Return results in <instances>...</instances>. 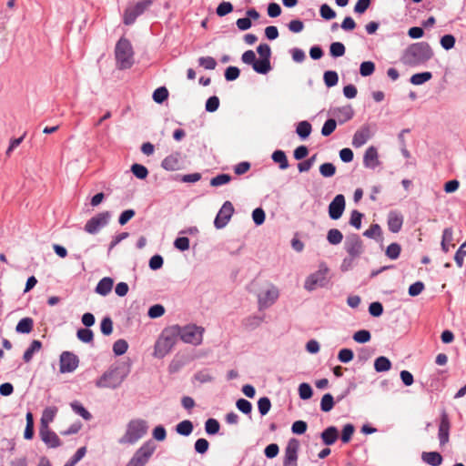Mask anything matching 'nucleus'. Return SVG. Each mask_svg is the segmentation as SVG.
Masks as SVG:
<instances>
[{"label":"nucleus","mask_w":466,"mask_h":466,"mask_svg":"<svg viewBox=\"0 0 466 466\" xmlns=\"http://www.w3.org/2000/svg\"><path fill=\"white\" fill-rule=\"evenodd\" d=\"M433 56V51L429 43L418 42L410 45L403 52L401 62L410 66H417L428 62Z\"/></svg>","instance_id":"obj_1"},{"label":"nucleus","mask_w":466,"mask_h":466,"mask_svg":"<svg viewBox=\"0 0 466 466\" xmlns=\"http://www.w3.org/2000/svg\"><path fill=\"white\" fill-rule=\"evenodd\" d=\"M129 367L122 363L116 367H110L96 380L97 388H118L129 373Z\"/></svg>","instance_id":"obj_2"},{"label":"nucleus","mask_w":466,"mask_h":466,"mask_svg":"<svg viewBox=\"0 0 466 466\" xmlns=\"http://www.w3.org/2000/svg\"><path fill=\"white\" fill-rule=\"evenodd\" d=\"M177 329L175 325L164 329L154 347L155 357L162 359L172 350L179 336Z\"/></svg>","instance_id":"obj_3"},{"label":"nucleus","mask_w":466,"mask_h":466,"mask_svg":"<svg viewBox=\"0 0 466 466\" xmlns=\"http://www.w3.org/2000/svg\"><path fill=\"white\" fill-rule=\"evenodd\" d=\"M331 279L330 269L325 262H321L319 265V269L306 278L304 289L308 291H313L318 288H328Z\"/></svg>","instance_id":"obj_4"},{"label":"nucleus","mask_w":466,"mask_h":466,"mask_svg":"<svg viewBox=\"0 0 466 466\" xmlns=\"http://www.w3.org/2000/svg\"><path fill=\"white\" fill-rule=\"evenodd\" d=\"M134 51L130 41L121 37L115 47V57L117 68L125 70L130 68L134 64Z\"/></svg>","instance_id":"obj_5"},{"label":"nucleus","mask_w":466,"mask_h":466,"mask_svg":"<svg viewBox=\"0 0 466 466\" xmlns=\"http://www.w3.org/2000/svg\"><path fill=\"white\" fill-rule=\"evenodd\" d=\"M147 423L143 419H134L127 425L125 434L118 440L120 444H134L147 434Z\"/></svg>","instance_id":"obj_6"},{"label":"nucleus","mask_w":466,"mask_h":466,"mask_svg":"<svg viewBox=\"0 0 466 466\" xmlns=\"http://www.w3.org/2000/svg\"><path fill=\"white\" fill-rule=\"evenodd\" d=\"M177 331L179 332L178 338L185 343L198 346L202 343L204 328L196 324L185 326L175 325Z\"/></svg>","instance_id":"obj_7"},{"label":"nucleus","mask_w":466,"mask_h":466,"mask_svg":"<svg viewBox=\"0 0 466 466\" xmlns=\"http://www.w3.org/2000/svg\"><path fill=\"white\" fill-rule=\"evenodd\" d=\"M156 450L152 441L144 442L134 453L126 466H145Z\"/></svg>","instance_id":"obj_8"},{"label":"nucleus","mask_w":466,"mask_h":466,"mask_svg":"<svg viewBox=\"0 0 466 466\" xmlns=\"http://www.w3.org/2000/svg\"><path fill=\"white\" fill-rule=\"evenodd\" d=\"M152 0H141L135 5L127 7L123 15V23L126 25H133L137 18L143 15L145 11L152 5Z\"/></svg>","instance_id":"obj_9"},{"label":"nucleus","mask_w":466,"mask_h":466,"mask_svg":"<svg viewBox=\"0 0 466 466\" xmlns=\"http://www.w3.org/2000/svg\"><path fill=\"white\" fill-rule=\"evenodd\" d=\"M110 218L109 211L100 212L86 221L84 229L86 232L95 235L109 223Z\"/></svg>","instance_id":"obj_10"},{"label":"nucleus","mask_w":466,"mask_h":466,"mask_svg":"<svg viewBox=\"0 0 466 466\" xmlns=\"http://www.w3.org/2000/svg\"><path fill=\"white\" fill-rule=\"evenodd\" d=\"M79 365L78 357L71 351H63L60 355L59 370L61 373H71Z\"/></svg>","instance_id":"obj_11"},{"label":"nucleus","mask_w":466,"mask_h":466,"mask_svg":"<svg viewBox=\"0 0 466 466\" xmlns=\"http://www.w3.org/2000/svg\"><path fill=\"white\" fill-rule=\"evenodd\" d=\"M233 213L234 207L232 203L230 201H225L215 218V228L218 229L225 228L229 222Z\"/></svg>","instance_id":"obj_12"},{"label":"nucleus","mask_w":466,"mask_h":466,"mask_svg":"<svg viewBox=\"0 0 466 466\" xmlns=\"http://www.w3.org/2000/svg\"><path fill=\"white\" fill-rule=\"evenodd\" d=\"M299 449V441L297 439L292 438L288 441L285 448L283 466H298Z\"/></svg>","instance_id":"obj_13"},{"label":"nucleus","mask_w":466,"mask_h":466,"mask_svg":"<svg viewBox=\"0 0 466 466\" xmlns=\"http://www.w3.org/2000/svg\"><path fill=\"white\" fill-rule=\"evenodd\" d=\"M451 426V420L448 413L445 410H442L438 425V439L441 447H443L449 442Z\"/></svg>","instance_id":"obj_14"},{"label":"nucleus","mask_w":466,"mask_h":466,"mask_svg":"<svg viewBox=\"0 0 466 466\" xmlns=\"http://www.w3.org/2000/svg\"><path fill=\"white\" fill-rule=\"evenodd\" d=\"M346 208L345 197L342 194H338L334 197L328 208L329 217L332 220L339 219Z\"/></svg>","instance_id":"obj_15"},{"label":"nucleus","mask_w":466,"mask_h":466,"mask_svg":"<svg viewBox=\"0 0 466 466\" xmlns=\"http://www.w3.org/2000/svg\"><path fill=\"white\" fill-rule=\"evenodd\" d=\"M345 250L349 256L358 258L363 252V243L357 234H351L347 237L345 241Z\"/></svg>","instance_id":"obj_16"},{"label":"nucleus","mask_w":466,"mask_h":466,"mask_svg":"<svg viewBox=\"0 0 466 466\" xmlns=\"http://www.w3.org/2000/svg\"><path fill=\"white\" fill-rule=\"evenodd\" d=\"M329 115H331L337 120V123L343 125L353 118L354 110L350 105H347L330 108Z\"/></svg>","instance_id":"obj_17"},{"label":"nucleus","mask_w":466,"mask_h":466,"mask_svg":"<svg viewBox=\"0 0 466 466\" xmlns=\"http://www.w3.org/2000/svg\"><path fill=\"white\" fill-rule=\"evenodd\" d=\"M257 52L259 55V66L263 70V75L268 74L271 69L270 56L271 48L268 44H260L257 47Z\"/></svg>","instance_id":"obj_18"},{"label":"nucleus","mask_w":466,"mask_h":466,"mask_svg":"<svg viewBox=\"0 0 466 466\" xmlns=\"http://www.w3.org/2000/svg\"><path fill=\"white\" fill-rule=\"evenodd\" d=\"M279 289L272 286L269 289L258 295V309H265L275 303L279 298Z\"/></svg>","instance_id":"obj_19"},{"label":"nucleus","mask_w":466,"mask_h":466,"mask_svg":"<svg viewBox=\"0 0 466 466\" xmlns=\"http://www.w3.org/2000/svg\"><path fill=\"white\" fill-rule=\"evenodd\" d=\"M39 436L48 448L56 449L62 445L57 434L49 428L39 429Z\"/></svg>","instance_id":"obj_20"},{"label":"nucleus","mask_w":466,"mask_h":466,"mask_svg":"<svg viewBox=\"0 0 466 466\" xmlns=\"http://www.w3.org/2000/svg\"><path fill=\"white\" fill-rule=\"evenodd\" d=\"M380 165L378 149L374 146L369 147L363 156V166L366 168L375 169Z\"/></svg>","instance_id":"obj_21"},{"label":"nucleus","mask_w":466,"mask_h":466,"mask_svg":"<svg viewBox=\"0 0 466 466\" xmlns=\"http://www.w3.org/2000/svg\"><path fill=\"white\" fill-rule=\"evenodd\" d=\"M370 128L368 125L358 129L352 137V146L356 148L362 147L370 138Z\"/></svg>","instance_id":"obj_22"},{"label":"nucleus","mask_w":466,"mask_h":466,"mask_svg":"<svg viewBox=\"0 0 466 466\" xmlns=\"http://www.w3.org/2000/svg\"><path fill=\"white\" fill-rule=\"evenodd\" d=\"M388 228L392 233H398L400 231L403 225V217L396 212H390L388 216Z\"/></svg>","instance_id":"obj_23"},{"label":"nucleus","mask_w":466,"mask_h":466,"mask_svg":"<svg viewBox=\"0 0 466 466\" xmlns=\"http://www.w3.org/2000/svg\"><path fill=\"white\" fill-rule=\"evenodd\" d=\"M241 61L244 64L250 65L256 73L263 75L262 68L258 67L259 60L256 57L253 50L245 51L241 56Z\"/></svg>","instance_id":"obj_24"},{"label":"nucleus","mask_w":466,"mask_h":466,"mask_svg":"<svg viewBox=\"0 0 466 466\" xmlns=\"http://www.w3.org/2000/svg\"><path fill=\"white\" fill-rule=\"evenodd\" d=\"M320 438L325 445H333L339 439V431L337 427L329 426L321 432Z\"/></svg>","instance_id":"obj_25"},{"label":"nucleus","mask_w":466,"mask_h":466,"mask_svg":"<svg viewBox=\"0 0 466 466\" xmlns=\"http://www.w3.org/2000/svg\"><path fill=\"white\" fill-rule=\"evenodd\" d=\"M57 411H58V409L56 406L46 407L43 410V413H42L40 429L49 428L48 423H50L54 420Z\"/></svg>","instance_id":"obj_26"},{"label":"nucleus","mask_w":466,"mask_h":466,"mask_svg":"<svg viewBox=\"0 0 466 466\" xmlns=\"http://www.w3.org/2000/svg\"><path fill=\"white\" fill-rule=\"evenodd\" d=\"M161 167L167 171H175L179 168L178 154H172L166 157L162 162Z\"/></svg>","instance_id":"obj_27"},{"label":"nucleus","mask_w":466,"mask_h":466,"mask_svg":"<svg viewBox=\"0 0 466 466\" xmlns=\"http://www.w3.org/2000/svg\"><path fill=\"white\" fill-rule=\"evenodd\" d=\"M114 281L109 277H105L99 280L96 287V292L102 296H106L113 288Z\"/></svg>","instance_id":"obj_28"},{"label":"nucleus","mask_w":466,"mask_h":466,"mask_svg":"<svg viewBox=\"0 0 466 466\" xmlns=\"http://www.w3.org/2000/svg\"><path fill=\"white\" fill-rule=\"evenodd\" d=\"M421 458L423 461L431 466H440L442 462V456L438 451H424Z\"/></svg>","instance_id":"obj_29"},{"label":"nucleus","mask_w":466,"mask_h":466,"mask_svg":"<svg viewBox=\"0 0 466 466\" xmlns=\"http://www.w3.org/2000/svg\"><path fill=\"white\" fill-rule=\"evenodd\" d=\"M34 327V320L29 317L21 319L16 327L15 331L20 334H28L32 331Z\"/></svg>","instance_id":"obj_30"},{"label":"nucleus","mask_w":466,"mask_h":466,"mask_svg":"<svg viewBox=\"0 0 466 466\" xmlns=\"http://www.w3.org/2000/svg\"><path fill=\"white\" fill-rule=\"evenodd\" d=\"M312 131L311 124L303 120L298 123L296 127V133L301 140L307 139Z\"/></svg>","instance_id":"obj_31"},{"label":"nucleus","mask_w":466,"mask_h":466,"mask_svg":"<svg viewBox=\"0 0 466 466\" xmlns=\"http://www.w3.org/2000/svg\"><path fill=\"white\" fill-rule=\"evenodd\" d=\"M194 430V425L191 420H184L176 425V431L177 434L187 437Z\"/></svg>","instance_id":"obj_32"},{"label":"nucleus","mask_w":466,"mask_h":466,"mask_svg":"<svg viewBox=\"0 0 466 466\" xmlns=\"http://www.w3.org/2000/svg\"><path fill=\"white\" fill-rule=\"evenodd\" d=\"M271 158L275 163L279 164V168L282 170L287 169L289 166L286 153L283 150H275L271 155Z\"/></svg>","instance_id":"obj_33"},{"label":"nucleus","mask_w":466,"mask_h":466,"mask_svg":"<svg viewBox=\"0 0 466 466\" xmlns=\"http://www.w3.org/2000/svg\"><path fill=\"white\" fill-rule=\"evenodd\" d=\"M391 361L385 356L378 357L374 361V369L377 372H385L391 369Z\"/></svg>","instance_id":"obj_34"},{"label":"nucleus","mask_w":466,"mask_h":466,"mask_svg":"<svg viewBox=\"0 0 466 466\" xmlns=\"http://www.w3.org/2000/svg\"><path fill=\"white\" fill-rule=\"evenodd\" d=\"M70 407L75 413L81 416L85 420H90L92 419L91 413L79 401H72Z\"/></svg>","instance_id":"obj_35"},{"label":"nucleus","mask_w":466,"mask_h":466,"mask_svg":"<svg viewBox=\"0 0 466 466\" xmlns=\"http://www.w3.org/2000/svg\"><path fill=\"white\" fill-rule=\"evenodd\" d=\"M42 347V342L37 339H34L30 346L25 350L23 355V360L25 362L31 361L35 352L38 351Z\"/></svg>","instance_id":"obj_36"},{"label":"nucleus","mask_w":466,"mask_h":466,"mask_svg":"<svg viewBox=\"0 0 466 466\" xmlns=\"http://www.w3.org/2000/svg\"><path fill=\"white\" fill-rule=\"evenodd\" d=\"M26 420V425L24 431V438L25 440H32L35 434V422H34V416L31 411H28L25 415Z\"/></svg>","instance_id":"obj_37"},{"label":"nucleus","mask_w":466,"mask_h":466,"mask_svg":"<svg viewBox=\"0 0 466 466\" xmlns=\"http://www.w3.org/2000/svg\"><path fill=\"white\" fill-rule=\"evenodd\" d=\"M431 78H432L431 72L425 71V72L416 73V74L412 75L410 79V82L412 85L420 86V85H422V84L426 83L427 81L431 80Z\"/></svg>","instance_id":"obj_38"},{"label":"nucleus","mask_w":466,"mask_h":466,"mask_svg":"<svg viewBox=\"0 0 466 466\" xmlns=\"http://www.w3.org/2000/svg\"><path fill=\"white\" fill-rule=\"evenodd\" d=\"M323 81L327 87H333L339 82V75L336 71L333 70L325 71L323 75Z\"/></svg>","instance_id":"obj_39"},{"label":"nucleus","mask_w":466,"mask_h":466,"mask_svg":"<svg viewBox=\"0 0 466 466\" xmlns=\"http://www.w3.org/2000/svg\"><path fill=\"white\" fill-rule=\"evenodd\" d=\"M168 95L166 86H159L153 92L152 98L157 104H162L168 98Z\"/></svg>","instance_id":"obj_40"},{"label":"nucleus","mask_w":466,"mask_h":466,"mask_svg":"<svg viewBox=\"0 0 466 466\" xmlns=\"http://www.w3.org/2000/svg\"><path fill=\"white\" fill-rule=\"evenodd\" d=\"M327 240L330 245H339L343 240V234L338 228H331L327 233Z\"/></svg>","instance_id":"obj_41"},{"label":"nucleus","mask_w":466,"mask_h":466,"mask_svg":"<svg viewBox=\"0 0 466 466\" xmlns=\"http://www.w3.org/2000/svg\"><path fill=\"white\" fill-rule=\"evenodd\" d=\"M220 424L218 420L209 418L205 421V431L208 435H215L219 432Z\"/></svg>","instance_id":"obj_42"},{"label":"nucleus","mask_w":466,"mask_h":466,"mask_svg":"<svg viewBox=\"0 0 466 466\" xmlns=\"http://www.w3.org/2000/svg\"><path fill=\"white\" fill-rule=\"evenodd\" d=\"M400 252H401L400 245L397 242H393L387 247V248L385 250V255L390 259L395 260L400 257Z\"/></svg>","instance_id":"obj_43"},{"label":"nucleus","mask_w":466,"mask_h":466,"mask_svg":"<svg viewBox=\"0 0 466 466\" xmlns=\"http://www.w3.org/2000/svg\"><path fill=\"white\" fill-rule=\"evenodd\" d=\"M335 405L334 398L330 393H326L322 396L320 400V410L323 412L330 411Z\"/></svg>","instance_id":"obj_44"},{"label":"nucleus","mask_w":466,"mask_h":466,"mask_svg":"<svg viewBox=\"0 0 466 466\" xmlns=\"http://www.w3.org/2000/svg\"><path fill=\"white\" fill-rule=\"evenodd\" d=\"M337 127V120L333 117L328 118L321 128V135L323 137L330 136Z\"/></svg>","instance_id":"obj_45"},{"label":"nucleus","mask_w":466,"mask_h":466,"mask_svg":"<svg viewBox=\"0 0 466 466\" xmlns=\"http://www.w3.org/2000/svg\"><path fill=\"white\" fill-rule=\"evenodd\" d=\"M232 177L229 174L221 173L211 178L210 186L220 187L229 183Z\"/></svg>","instance_id":"obj_46"},{"label":"nucleus","mask_w":466,"mask_h":466,"mask_svg":"<svg viewBox=\"0 0 466 466\" xmlns=\"http://www.w3.org/2000/svg\"><path fill=\"white\" fill-rule=\"evenodd\" d=\"M345 52V46L341 42H333L329 46V54L334 58L344 56Z\"/></svg>","instance_id":"obj_47"},{"label":"nucleus","mask_w":466,"mask_h":466,"mask_svg":"<svg viewBox=\"0 0 466 466\" xmlns=\"http://www.w3.org/2000/svg\"><path fill=\"white\" fill-rule=\"evenodd\" d=\"M130 170L133 173V175L138 179H145L148 176L147 168L141 164H133L131 166Z\"/></svg>","instance_id":"obj_48"},{"label":"nucleus","mask_w":466,"mask_h":466,"mask_svg":"<svg viewBox=\"0 0 466 466\" xmlns=\"http://www.w3.org/2000/svg\"><path fill=\"white\" fill-rule=\"evenodd\" d=\"M76 337L82 342L91 343L94 339V333L88 328L79 329L76 332Z\"/></svg>","instance_id":"obj_49"},{"label":"nucleus","mask_w":466,"mask_h":466,"mask_svg":"<svg viewBox=\"0 0 466 466\" xmlns=\"http://www.w3.org/2000/svg\"><path fill=\"white\" fill-rule=\"evenodd\" d=\"M364 217V214L360 212L357 209H354L350 213V218L349 220V224L355 228L356 229H360L361 228V221Z\"/></svg>","instance_id":"obj_50"},{"label":"nucleus","mask_w":466,"mask_h":466,"mask_svg":"<svg viewBox=\"0 0 466 466\" xmlns=\"http://www.w3.org/2000/svg\"><path fill=\"white\" fill-rule=\"evenodd\" d=\"M271 408V401L268 397H261L258 400V410L261 416L268 413Z\"/></svg>","instance_id":"obj_51"},{"label":"nucleus","mask_w":466,"mask_h":466,"mask_svg":"<svg viewBox=\"0 0 466 466\" xmlns=\"http://www.w3.org/2000/svg\"><path fill=\"white\" fill-rule=\"evenodd\" d=\"M382 230L379 224H371L370 227L364 231L363 236L369 238L377 239L381 237Z\"/></svg>","instance_id":"obj_52"},{"label":"nucleus","mask_w":466,"mask_h":466,"mask_svg":"<svg viewBox=\"0 0 466 466\" xmlns=\"http://www.w3.org/2000/svg\"><path fill=\"white\" fill-rule=\"evenodd\" d=\"M355 431V427L351 423H347L343 426L340 440L343 443H348L350 441L352 435Z\"/></svg>","instance_id":"obj_53"},{"label":"nucleus","mask_w":466,"mask_h":466,"mask_svg":"<svg viewBox=\"0 0 466 466\" xmlns=\"http://www.w3.org/2000/svg\"><path fill=\"white\" fill-rule=\"evenodd\" d=\"M375 71V64L372 61H364L360 66V74L361 76H370Z\"/></svg>","instance_id":"obj_54"},{"label":"nucleus","mask_w":466,"mask_h":466,"mask_svg":"<svg viewBox=\"0 0 466 466\" xmlns=\"http://www.w3.org/2000/svg\"><path fill=\"white\" fill-rule=\"evenodd\" d=\"M128 344L125 339H117L113 344V352L116 356H121L127 352Z\"/></svg>","instance_id":"obj_55"},{"label":"nucleus","mask_w":466,"mask_h":466,"mask_svg":"<svg viewBox=\"0 0 466 466\" xmlns=\"http://www.w3.org/2000/svg\"><path fill=\"white\" fill-rule=\"evenodd\" d=\"M319 173L324 177H331L336 173V167L330 162L323 163L319 167Z\"/></svg>","instance_id":"obj_56"},{"label":"nucleus","mask_w":466,"mask_h":466,"mask_svg":"<svg viewBox=\"0 0 466 466\" xmlns=\"http://www.w3.org/2000/svg\"><path fill=\"white\" fill-rule=\"evenodd\" d=\"M313 390L307 382H302L299 386V395L302 400H309L312 397Z\"/></svg>","instance_id":"obj_57"},{"label":"nucleus","mask_w":466,"mask_h":466,"mask_svg":"<svg viewBox=\"0 0 466 466\" xmlns=\"http://www.w3.org/2000/svg\"><path fill=\"white\" fill-rule=\"evenodd\" d=\"M236 407L238 410L246 415H250L252 411V404L246 399H238L236 402Z\"/></svg>","instance_id":"obj_58"},{"label":"nucleus","mask_w":466,"mask_h":466,"mask_svg":"<svg viewBox=\"0 0 466 466\" xmlns=\"http://www.w3.org/2000/svg\"><path fill=\"white\" fill-rule=\"evenodd\" d=\"M370 339V332L367 329H360L353 334V339L358 343H367Z\"/></svg>","instance_id":"obj_59"},{"label":"nucleus","mask_w":466,"mask_h":466,"mask_svg":"<svg viewBox=\"0 0 466 466\" xmlns=\"http://www.w3.org/2000/svg\"><path fill=\"white\" fill-rule=\"evenodd\" d=\"M101 333L109 336L113 332V321L110 317H105L100 323Z\"/></svg>","instance_id":"obj_60"},{"label":"nucleus","mask_w":466,"mask_h":466,"mask_svg":"<svg viewBox=\"0 0 466 466\" xmlns=\"http://www.w3.org/2000/svg\"><path fill=\"white\" fill-rule=\"evenodd\" d=\"M198 65L205 69L213 70L217 66V61L212 56H201L198 58Z\"/></svg>","instance_id":"obj_61"},{"label":"nucleus","mask_w":466,"mask_h":466,"mask_svg":"<svg viewBox=\"0 0 466 466\" xmlns=\"http://www.w3.org/2000/svg\"><path fill=\"white\" fill-rule=\"evenodd\" d=\"M233 11V5L230 2H221L217 9L216 13L218 16H225Z\"/></svg>","instance_id":"obj_62"},{"label":"nucleus","mask_w":466,"mask_h":466,"mask_svg":"<svg viewBox=\"0 0 466 466\" xmlns=\"http://www.w3.org/2000/svg\"><path fill=\"white\" fill-rule=\"evenodd\" d=\"M319 14L325 20H331L336 17L335 11L328 4L320 5Z\"/></svg>","instance_id":"obj_63"},{"label":"nucleus","mask_w":466,"mask_h":466,"mask_svg":"<svg viewBox=\"0 0 466 466\" xmlns=\"http://www.w3.org/2000/svg\"><path fill=\"white\" fill-rule=\"evenodd\" d=\"M354 358V353L350 349H341L338 354V360L342 363H349Z\"/></svg>","instance_id":"obj_64"}]
</instances>
